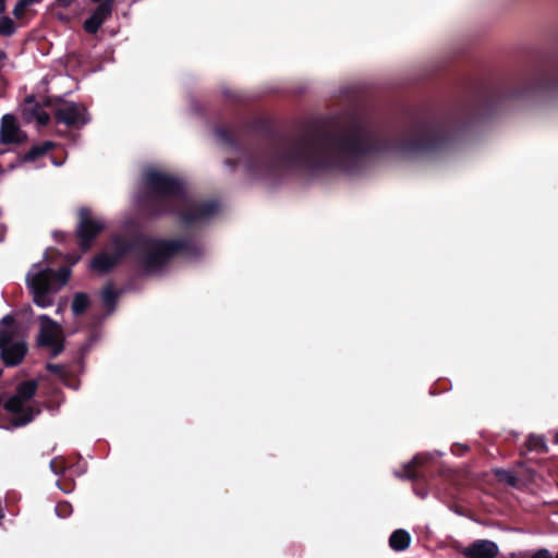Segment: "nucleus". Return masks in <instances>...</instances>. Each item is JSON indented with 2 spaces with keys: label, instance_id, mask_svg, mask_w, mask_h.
Masks as SVG:
<instances>
[{
  "label": "nucleus",
  "instance_id": "nucleus-1",
  "mask_svg": "<svg viewBox=\"0 0 558 558\" xmlns=\"http://www.w3.org/2000/svg\"><path fill=\"white\" fill-rule=\"evenodd\" d=\"M375 150L373 136L359 131L305 140L269 158L250 160L245 168L256 177L282 171L354 173L365 167Z\"/></svg>",
  "mask_w": 558,
  "mask_h": 558
},
{
  "label": "nucleus",
  "instance_id": "nucleus-2",
  "mask_svg": "<svg viewBox=\"0 0 558 558\" xmlns=\"http://www.w3.org/2000/svg\"><path fill=\"white\" fill-rule=\"evenodd\" d=\"M192 250L190 241L184 239L140 238L133 243L114 240L112 247L98 254L90 263V268L98 272L112 269L122 257L132 255L147 274L163 270L169 260L179 254H189Z\"/></svg>",
  "mask_w": 558,
  "mask_h": 558
},
{
  "label": "nucleus",
  "instance_id": "nucleus-3",
  "mask_svg": "<svg viewBox=\"0 0 558 558\" xmlns=\"http://www.w3.org/2000/svg\"><path fill=\"white\" fill-rule=\"evenodd\" d=\"M145 183L153 191L154 202L160 206V211L174 213L186 225L202 223L217 211L215 202L191 198L185 194L181 182L165 172L147 170Z\"/></svg>",
  "mask_w": 558,
  "mask_h": 558
},
{
  "label": "nucleus",
  "instance_id": "nucleus-4",
  "mask_svg": "<svg viewBox=\"0 0 558 558\" xmlns=\"http://www.w3.org/2000/svg\"><path fill=\"white\" fill-rule=\"evenodd\" d=\"M69 268L53 271L46 262L34 264L26 275V283L34 303L46 308L53 304L54 294L66 283Z\"/></svg>",
  "mask_w": 558,
  "mask_h": 558
},
{
  "label": "nucleus",
  "instance_id": "nucleus-5",
  "mask_svg": "<svg viewBox=\"0 0 558 558\" xmlns=\"http://www.w3.org/2000/svg\"><path fill=\"white\" fill-rule=\"evenodd\" d=\"M37 385L35 381H25L19 385L16 392L11 397L4 408L15 414L14 425L21 426L29 423L34 416L35 411L29 405L31 399L34 397Z\"/></svg>",
  "mask_w": 558,
  "mask_h": 558
},
{
  "label": "nucleus",
  "instance_id": "nucleus-6",
  "mask_svg": "<svg viewBox=\"0 0 558 558\" xmlns=\"http://www.w3.org/2000/svg\"><path fill=\"white\" fill-rule=\"evenodd\" d=\"M13 317L11 315H7L1 319L0 325L1 357L8 366L19 364L26 353L25 342L21 340H13Z\"/></svg>",
  "mask_w": 558,
  "mask_h": 558
},
{
  "label": "nucleus",
  "instance_id": "nucleus-7",
  "mask_svg": "<svg viewBox=\"0 0 558 558\" xmlns=\"http://www.w3.org/2000/svg\"><path fill=\"white\" fill-rule=\"evenodd\" d=\"M39 332H38V344L40 347H47L51 350L53 355L59 354L63 349L64 333L63 328L60 324L52 320L47 315H40L38 317Z\"/></svg>",
  "mask_w": 558,
  "mask_h": 558
},
{
  "label": "nucleus",
  "instance_id": "nucleus-8",
  "mask_svg": "<svg viewBox=\"0 0 558 558\" xmlns=\"http://www.w3.org/2000/svg\"><path fill=\"white\" fill-rule=\"evenodd\" d=\"M78 215L77 235L82 250L86 251L93 239L105 229L106 223L102 218L96 217L88 208H81Z\"/></svg>",
  "mask_w": 558,
  "mask_h": 558
},
{
  "label": "nucleus",
  "instance_id": "nucleus-9",
  "mask_svg": "<svg viewBox=\"0 0 558 558\" xmlns=\"http://www.w3.org/2000/svg\"><path fill=\"white\" fill-rule=\"evenodd\" d=\"M57 118L60 122L69 126L81 128L88 121L86 109L78 104H64L57 111Z\"/></svg>",
  "mask_w": 558,
  "mask_h": 558
},
{
  "label": "nucleus",
  "instance_id": "nucleus-10",
  "mask_svg": "<svg viewBox=\"0 0 558 558\" xmlns=\"http://www.w3.org/2000/svg\"><path fill=\"white\" fill-rule=\"evenodd\" d=\"M24 132L20 129L16 119L12 114H4L1 119L0 143L13 144L21 143L25 140Z\"/></svg>",
  "mask_w": 558,
  "mask_h": 558
},
{
  "label": "nucleus",
  "instance_id": "nucleus-11",
  "mask_svg": "<svg viewBox=\"0 0 558 558\" xmlns=\"http://www.w3.org/2000/svg\"><path fill=\"white\" fill-rule=\"evenodd\" d=\"M113 0H106L101 2L92 13L90 17H88L84 22V29L87 33L94 34L99 27L104 24V22L110 16L112 12Z\"/></svg>",
  "mask_w": 558,
  "mask_h": 558
},
{
  "label": "nucleus",
  "instance_id": "nucleus-12",
  "mask_svg": "<svg viewBox=\"0 0 558 558\" xmlns=\"http://www.w3.org/2000/svg\"><path fill=\"white\" fill-rule=\"evenodd\" d=\"M463 554L471 558H495L498 546L492 541L481 539L468 546Z\"/></svg>",
  "mask_w": 558,
  "mask_h": 558
},
{
  "label": "nucleus",
  "instance_id": "nucleus-13",
  "mask_svg": "<svg viewBox=\"0 0 558 558\" xmlns=\"http://www.w3.org/2000/svg\"><path fill=\"white\" fill-rule=\"evenodd\" d=\"M22 113L25 120L36 121L38 125H46L49 121L48 113L40 108L33 99H27L23 106Z\"/></svg>",
  "mask_w": 558,
  "mask_h": 558
},
{
  "label": "nucleus",
  "instance_id": "nucleus-14",
  "mask_svg": "<svg viewBox=\"0 0 558 558\" xmlns=\"http://www.w3.org/2000/svg\"><path fill=\"white\" fill-rule=\"evenodd\" d=\"M411 543L410 534L404 530L395 531L389 539V544L395 550H403L409 547Z\"/></svg>",
  "mask_w": 558,
  "mask_h": 558
},
{
  "label": "nucleus",
  "instance_id": "nucleus-15",
  "mask_svg": "<svg viewBox=\"0 0 558 558\" xmlns=\"http://www.w3.org/2000/svg\"><path fill=\"white\" fill-rule=\"evenodd\" d=\"M426 459L427 456L425 454L415 456L410 462L403 465L402 471H396V475L401 478H414L416 476L414 468L424 463Z\"/></svg>",
  "mask_w": 558,
  "mask_h": 558
},
{
  "label": "nucleus",
  "instance_id": "nucleus-16",
  "mask_svg": "<svg viewBox=\"0 0 558 558\" xmlns=\"http://www.w3.org/2000/svg\"><path fill=\"white\" fill-rule=\"evenodd\" d=\"M432 145L427 142L426 136H420L414 142H407L402 146V150L405 153L418 151L429 148Z\"/></svg>",
  "mask_w": 558,
  "mask_h": 558
},
{
  "label": "nucleus",
  "instance_id": "nucleus-17",
  "mask_svg": "<svg viewBox=\"0 0 558 558\" xmlns=\"http://www.w3.org/2000/svg\"><path fill=\"white\" fill-rule=\"evenodd\" d=\"M88 304L89 301L86 294L76 293L72 303V312L74 315H80L87 308Z\"/></svg>",
  "mask_w": 558,
  "mask_h": 558
},
{
  "label": "nucleus",
  "instance_id": "nucleus-18",
  "mask_svg": "<svg viewBox=\"0 0 558 558\" xmlns=\"http://www.w3.org/2000/svg\"><path fill=\"white\" fill-rule=\"evenodd\" d=\"M52 147V143L46 142L43 145L34 146L28 154L24 157L25 161H33L39 156L46 154Z\"/></svg>",
  "mask_w": 558,
  "mask_h": 558
},
{
  "label": "nucleus",
  "instance_id": "nucleus-19",
  "mask_svg": "<svg viewBox=\"0 0 558 558\" xmlns=\"http://www.w3.org/2000/svg\"><path fill=\"white\" fill-rule=\"evenodd\" d=\"M101 299L105 306L112 310L117 301V294L111 288H106L101 293Z\"/></svg>",
  "mask_w": 558,
  "mask_h": 558
},
{
  "label": "nucleus",
  "instance_id": "nucleus-20",
  "mask_svg": "<svg viewBox=\"0 0 558 558\" xmlns=\"http://www.w3.org/2000/svg\"><path fill=\"white\" fill-rule=\"evenodd\" d=\"M527 444L531 450L545 451L546 449L543 436H531Z\"/></svg>",
  "mask_w": 558,
  "mask_h": 558
},
{
  "label": "nucleus",
  "instance_id": "nucleus-21",
  "mask_svg": "<svg viewBox=\"0 0 558 558\" xmlns=\"http://www.w3.org/2000/svg\"><path fill=\"white\" fill-rule=\"evenodd\" d=\"M14 32L13 21L7 16L0 19V35H11Z\"/></svg>",
  "mask_w": 558,
  "mask_h": 558
},
{
  "label": "nucleus",
  "instance_id": "nucleus-22",
  "mask_svg": "<svg viewBox=\"0 0 558 558\" xmlns=\"http://www.w3.org/2000/svg\"><path fill=\"white\" fill-rule=\"evenodd\" d=\"M50 468L56 475H59L64 470V463L62 459H52L50 461Z\"/></svg>",
  "mask_w": 558,
  "mask_h": 558
},
{
  "label": "nucleus",
  "instance_id": "nucleus-23",
  "mask_svg": "<svg viewBox=\"0 0 558 558\" xmlns=\"http://www.w3.org/2000/svg\"><path fill=\"white\" fill-rule=\"evenodd\" d=\"M56 512L59 517L64 518L71 512V507L66 502L59 504L56 507Z\"/></svg>",
  "mask_w": 558,
  "mask_h": 558
},
{
  "label": "nucleus",
  "instance_id": "nucleus-24",
  "mask_svg": "<svg viewBox=\"0 0 558 558\" xmlns=\"http://www.w3.org/2000/svg\"><path fill=\"white\" fill-rule=\"evenodd\" d=\"M496 474L498 475V477L500 478V481H504V482H507L509 484H514V477L512 476L511 473H509L508 471H505V470H498L496 472Z\"/></svg>",
  "mask_w": 558,
  "mask_h": 558
},
{
  "label": "nucleus",
  "instance_id": "nucleus-25",
  "mask_svg": "<svg viewBox=\"0 0 558 558\" xmlns=\"http://www.w3.org/2000/svg\"><path fill=\"white\" fill-rule=\"evenodd\" d=\"M531 558H553L548 549L542 548L537 550Z\"/></svg>",
  "mask_w": 558,
  "mask_h": 558
},
{
  "label": "nucleus",
  "instance_id": "nucleus-26",
  "mask_svg": "<svg viewBox=\"0 0 558 558\" xmlns=\"http://www.w3.org/2000/svg\"><path fill=\"white\" fill-rule=\"evenodd\" d=\"M26 8L21 7V2L19 1L13 9V14L15 17L21 19L25 12Z\"/></svg>",
  "mask_w": 558,
  "mask_h": 558
},
{
  "label": "nucleus",
  "instance_id": "nucleus-27",
  "mask_svg": "<svg viewBox=\"0 0 558 558\" xmlns=\"http://www.w3.org/2000/svg\"><path fill=\"white\" fill-rule=\"evenodd\" d=\"M75 0H57L58 5L68 8L70 7Z\"/></svg>",
  "mask_w": 558,
  "mask_h": 558
},
{
  "label": "nucleus",
  "instance_id": "nucleus-28",
  "mask_svg": "<svg viewBox=\"0 0 558 558\" xmlns=\"http://www.w3.org/2000/svg\"><path fill=\"white\" fill-rule=\"evenodd\" d=\"M40 0H20L21 7H25V8H27L31 4L37 3Z\"/></svg>",
  "mask_w": 558,
  "mask_h": 558
},
{
  "label": "nucleus",
  "instance_id": "nucleus-29",
  "mask_svg": "<svg viewBox=\"0 0 558 558\" xmlns=\"http://www.w3.org/2000/svg\"><path fill=\"white\" fill-rule=\"evenodd\" d=\"M5 10V0H0V13L4 12Z\"/></svg>",
  "mask_w": 558,
  "mask_h": 558
},
{
  "label": "nucleus",
  "instance_id": "nucleus-30",
  "mask_svg": "<svg viewBox=\"0 0 558 558\" xmlns=\"http://www.w3.org/2000/svg\"><path fill=\"white\" fill-rule=\"evenodd\" d=\"M51 161H52V163H53L54 166H61V165L63 163V161H61V162H57V161H54L53 159H51Z\"/></svg>",
  "mask_w": 558,
  "mask_h": 558
},
{
  "label": "nucleus",
  "instance_id": "nucleus-31",
  "mask_svg": "<svg viewBox=\"0 0 558 558\" xmlns=\"http://www.w3.org/2000/svg\"><path fill=\"white\" fill-rule=\"evenodd\" d=\"M61 312H62V308H61V307H58L57 313L59 314V313H61Z\"/></svg>",
  "mask_w": 558,
  "mask_h": 558
},
{
  "label": "nucleus",
  "instance_id": "nucleus-32",
  "mask_svg": "<svg viewBox=\"0 0 558 558\" xmlns=\"http://www.w3.org/2000/svg\"><path fill=\"white\" fill-rule=\"evenodd\" d=\"M556 442L558 444V433L556 434Z\"/></svg>",
  "mask_w": 558,
  "mask_h": 558
},
{
  "label": "nucleus",
  "instance_id": "nucleus-33",
  "mask_svg": "<svg viewBox=\"0 0 558 558\" xmlns=\"http://www.w3.org/2000/svg\"><path fill=\"white\" fill-rule=\"evenodd\" d=\"M3 56H4V53L0 51V58H2Z\"/></svg>",
  "mask_w": 558,
  "mask_h": 558
},
{
  "label": "nucleus",
  "instance_id": "nucleus-34",
  "mask_svg": "<svg viewBox=\"0 0 558 558\" xmlns=\"http://www.w3.org/2000/svg\"><path fill=\"white\" fill-rule=\"evenodd\" d=\"M553 558H558V553H557V555H556L555 557H553Z\"/></svg>",
  "mask_w": 558,
  "mask_h": 558
}]
</instances>
